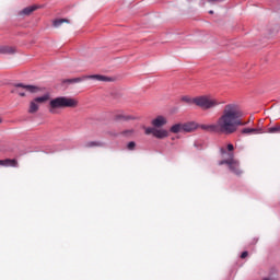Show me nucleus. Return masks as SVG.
Wrapping results in <instances>:
<instances>
[{"label":"nucleus","mask_w":280,"mask_h":280,"mask_svg":"<svg viewBox=\"0 0 280 280\" xmlns=\"http://www.w3.org/2000/svg\"><path fill=\"white\" fill-rule=\"evenodd\" d=\"M242 107L235 103L224 105L223 110L215 122L201 125V130L207 132H217L218 135H233L237 132L240 126H244L242 121Z\"/></svg>","instance_id":"obj_1"},{"label":"nucleus","mask_w":280,"mask_h":280,"mask_svg":"<svg viewBox=\"0 0 280 280\" xmlns=\"http://www.w3.org/2000/svg\"><path fill=\"white\" fill-rule=\"evenodd\" d=\"M219 150L222 159L219 161V165H228V168L232 174H235V176H242L244 171H242V167L240 166V161L235 159V147L232 143H229L223 144Z\"/></svg>","instance_id":"obj_2"},{"label":"nucleus","mask_w":280,"mask_h":280,"mask_svg":"<svg viewBox=\"0 0 280 280\" xmlns=\"http://www.w3.org/2000/svg\"><path fill=\"white\" fill-rule=\"evenodd\" d=\"M182 102H185L186 104H195V106H198L201 110H211V108H218V106L222 104L220 100L211 95H201L192 98L189 96H182Z\"/></svg>","instance_id":"obj_3"},{"label":"nucleus","mask_w":280,"mask_h":280,"mask_svg":"<svg viewBox=\"0 0 280 280\" xmlns=\"http://www.w3.org/2000/svg\"><path fill=\"white\" fill-rule=\"evenodd\" d=\"M152 127L144 128V135H152L155 139H167L170 131L163 129V126H167V118L165 116H158L151 120Z\"/></svg>","instance_id":"obj_4"},{"label":"nucleus","mask_w":280,"mask_h":280,"mask_svg":"<svg viewBox=\"0 0 280 280\" xmlns=\"http://www.w3.org/2000/svg\"><path fill=\"white\" fill-rule=\"evenodd\" d=\"M78 106V101L72 97L59 96L52 98L49 102V113H56V110H60V108H75Z\"/></svg>","instance_id":"obj_5"},{"label":"nucleus","mask_w":280,"mask_h":280,"mask_svg":"<svg viewBox=\"0 0 280 280\" xmlns=\"http://www.w3.org/2000/svg\"><path fill=\"white\" fill-rule=\"evenodd\" d=\"M43 88H38L36 85H25L23 83H19L15 85L13 93H18L20 97H25V93H40Z\"/></svg>","instance_id":"obj_6"},{"label":"nucleus","mask_w":280,"mask_h":280,"mask_svg":"<svg viewBox=\"0 0 280 280\" xmlns=\"http://www.w3.org/2000/svg\"><path fill=\"white\" fill-rule=\"evenodd\" d=\"M45 102H49V94H44L43 96H38L31 101L28 113L34 114L38 113V108H40V104H45Z\"/></svg>","instance_id":"obj_7"},{"label":"nucleus","mask_w":280,"mask_h":280,"mask_svg":"<svg viewBox=\"0 0 280 280\" xmlns=\"http://www.w3.org/2000/svg\"><path fill=\"white\" fill-rule=\"evenodd\" d=\"M84 80H96V82H110V78L102 74L83 75Z\"/></svg>","instance_id":"obj_8"},{"label":"nucleus","mask_w":280,"mask_h":280,"mask_svg":"<svg viewBox=\"0 0 280 280\" xmlns=\"http://www.w3.org/2000/svg\"><path fill=\"white\" fill-rule=\"evenodd\" d=\"M0 167H19V162L14 159L0 160Z\"/></svg>","instance_id":"obj_9"},{"label":"nucleus","mask_w":280,"mask_h":280,"mask_svg":"<svg viewBox=\"0 0 280 280\" xmlns=\"http://www.w3.org/2000/svg\"><path fill=\"white\" fill-rule=\"evenodd\" d=\"M184 132H194V130H198V124L190 121L182 124Z\"/></svg>","instance_id":"obj_10"},{"label":"nucleus","mask_w":280,"mask_h":280,"mask_svg":"<svg viewBox=\"0 0 280 280\" xmlns=\"http://www.w3.org/2000/svg\"><path fill=\"white\" fill-rule=\"evenodd\" d=\"M253 132L255 135H261V133H264V129H261V128H245L242 130L243 135H253Z\"/></svg>","instance_id":"obj_11"},{"label":"nucleus","mask_w":280,"mask_h":280,"mask_svg":"<svg viewBox=\"0 0 280 280\" xmlns=\"http://www.w3.org/2000/svg\"><path fill=\"white\" fill-rule=\"evenodd\" d=\"M36 10H38L37 5L26 7L20 12V14H23L24 16H30V14H32V12H36Z\"/></svg>","instance_id":"obj_12"},{"label":"nucleus","mask_w":280,"mask_h":280,"mask_svg":"<svg viewBox=\"0 0 280 280\" xmlns=\"http://www.w3.org/2000/svg\"><path fill=\"white\" fill-rule=\"evenodd\" d=\"M0 54H8V55L16 54V48L12 46H0Z\"/></svg>","instance_id":"obj_13"},{"label":"nucleus","mask_w":280,"mask_h":280,"mask_svg":"<svg viewBox=\"0 0 280 280\" xmlns=\"http://www.w3.org/2000/svg\"><path fill=\"white\" fill-rule=\"evenodd\" d=\"M103 141H89L85 143V148H104Z\"/></svg>","instance_id":"obj_14"},{"label":"nucleus","mask_w":280,"mask_h":280,"mask_svg":"<svg viewBox=\"0 0 280 280\" xmlns=\"http://www.w3.org/2000/svg\"><path fill=\"white\" fill-rule=\"evenodd\" d=\"M170 132H173V135H178V132H184L183 130V124H175L171 127Z\"/></svg>","instance_id":"obj_15"},{"label":"nucleus","mask_w":280,"mask_h":280,"mask_svg":"<svg viewBox=\"0 0 280 280\" xmlns=\"http://www.w3.org/2000/svg\"><path fill=\"white\" fill-rule=\"evenodd\" d=\"M267 132H269V135H279L280 125H275L273 127L268 128Z\"/></svg>","instance_id":"obj_16"},{"label":"nucleus","mask_w":280,"mask_h":280,"mask_svg":"<svg viewBox=\"0 0 280 280\" xmlns=\"http://www.w3.org/2000/svg\"><path fill=\"white\" fill-rule=\"evenodd\" d=\"M84 77H80L74 79H68L66 80V82H68V84H78L79 82H84Z\"/></svg>","instance_id":"obj_17"},{"label":"nucleus","mask_w":280,"mask_h":280,"mask_svg":"<svg viewBox=\"0 0 280 280\" xmlns=\"http://www.w3.org/2000/svg\"><path fill=\"white\" fill-rule=\"evenodd\" d=\"M62 23H69V21L67 19L55 20L54 27H60V25H62Z\"/></svg>","instance_id":"obj_18"},{"label":"nucleus","mask_w":280,"mask_h":280,"mask_svg":"<svg viewBox=\"0 0 280 280\" xmlns=\"http://www.w3.org/2000/svg\"><path fill=\"white\" fill-rule=\"evenodd\" d=\"M127 114H118L116 115V119L118 121H126Z\"/></svg>","instance_id":"obj_19"},{"label":"nucleus","mask_w":280,"mask_h":280,"mask_svg":"<svg viewBox=\"0 0 280 280\" xmlns=\"http://www.w3.org/2000/svg\"><path fill=\"white\" fill-rule=\"evenodd\" d=\"M135 148H137V143L135 141H131L127 144V150H135Z\"/></svg>","instance_id":"obj_20"},{"label":"nucleus","mask_w":280,"mask_h":280,"mask_svg":"<svg viewBox=\"0 0 280 280\" xmlns=\"http://www.w3.org/2000/svg\"><path fill=\"white\" fill-rule=\"evenodd\" d=\"M135 119H139V117L132 116V115H128V114H127V116H125V121H132Z\"/></svg>","instance_id":"obj_21"},{"label":"nucleus","mask_w":280,"mask_h":280,"mask_svg":"<svg viewBox=\"0 0 280 280\" xmlns=\"http://www.w3.org/2000/svg\"><path fill=\"white\" fill-rule=\"evenodd\" d=\"M133 133H135V130L132 129L122 131V135H125V137H130V135H133Z\"/></svg>","instance_id":"obj_22"},{"label":"nucleus","mask_w":280,"mask_h":280,"mask_svg":"<svg viewBox=\"0 0 280 280\" xmlns=\"http://www.w3.org/2000/svg\"><path fill=\"white\" fill-rule=\"evenodd\" d=\"M208 3H212V4H215V3H222V1L224 0H207Z\"/></svg>","instance_id":"obj_23"},{"label":"nucleus","mask_w":280,"mask_h":280,"mask_svg":"<svg viewBox=\"0 0 280 280\" xmlns=\"http://www.w3.org/2000/svg\"><path fill=\"white\" fill-rule=\"evenodd\" d=\"M248 257V252H243L241 255V259H246Z\"/></svg>","instance_id":"obj_24"},{"label":"nucleus","mask_w":280,"mask_h":280,"mask_svg":"<svg viewBox=\"0 0 280 280\" xmlns=\"http://www.w3.org/2000/svg\"><path fill=\"white\" fill-rule=\"evenodd\" d=\"M262 280H272V279H270V278H265V279H262Z\"/></svg>","instance_id":"obj_25"},{"label":"nucleus","mask_w":280,"mask_h":280,"mask_svg":"<svg viewBox=\"0 0 280 280\" xmlns=\"http://www.w3.org/2000/svg\"><path fill=\"white\" fill-rule=\"evenodd\" d=\"M209 14H213V11H209Z\"/></svg>","instance_id":"obj_26"},{"label":"nucleus","mask_w":280,"mask_h":280,"mask_svg":"<svg viewBox=\"0 0 280 280\" xmlns=\"http://www.w3.org/2000/svg\"><path fill=\"white\" fill-rule=\"evenodd\" d=\"M2 121H3V120L0 118V124H2Z\"/></svg>","instance_id":"obj_27"}]
</instances>
